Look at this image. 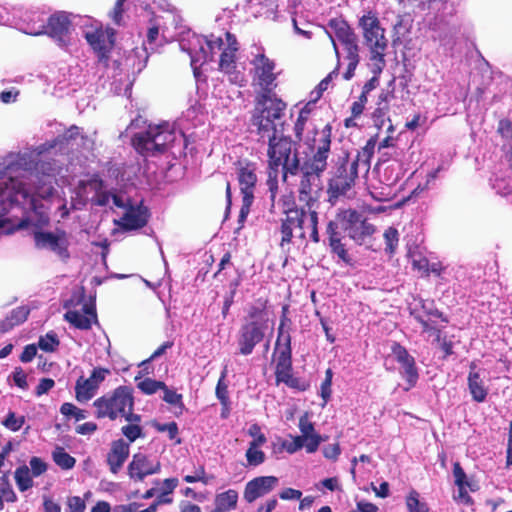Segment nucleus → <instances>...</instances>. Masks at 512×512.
I'll return each instance as SVG.
<instances>
[{
	"instance_id": "obj_1",
	"label": "nucleus",
	"mask_w": 512,
	"mask_h": 512,
	"mask_svg": "<svg viewBox=\"0 0 512 512\" xmlns=\"http://www.w3.org/2000/svg\"><path fill=\"white\" fill-rule=\"evenodd\" d=\"M92 147V141L80 136L79 128L72 126L50 142L32 150L11 153L0 163V234L33 227L35 246L48 250L62 259L69 257V240L65 231H44L55 208L60 218L69 214L64 192L53 187L59 168L43 158L53 152H65L69 147Z\"/></svg>"
},
{
	"instance_id": "obj_2",
	"label": "nucleus",
	"mask_w": 512,
	"mask_h": 512,
	"mask_svg": "<svg viewBox=\"0 0 512 512\" xmlns=\"http://www.w3.org/2000/svg\"><path fill=\"white\" fill-rule=\"evenodd\" d=\"M286 104L278 97L264 95L260 109L253 115V125L257 127L262 139H268V180L267 184L275 196L277 178L280 172L285 180L288 173L294 174L299 167V159L293 148V142L282 134V118Z\"/></svg>"
},
{
	"instance_id": "obj_3",
	"label": "nucleus",
	"mask_w": 512,
	"mask_h": 512,
	"mask_svg": "<svg viewBox=\"0 0 512 512\" xmlns=\"http://www.w3.org/2000/svg\"><path fill=\"white\" fill-rule=\"evenodd\" d=\"M294 131L298 140L307 145L313 153L304 163L303 170L320 176L327 168V159L331 145V127L325 125L319 130L310 119V109L306 105L299 113Z\"/></svg>"
},
{
	"instance_id": "obj_4",
	"label": "nucleus",
	"mask_w": 512,
	"mask_h": 512,
	"mask_svg": "<svg viewBox=\"0 0 512 512\" xmlns=\"http://www.w3.org/2000/svg\"><path fill=\"white\" fill-rule=\"evenodd\" d=\"M95 417L116 420L123 417L127 422L140 423L141 416L133 413V389L128 386H119L113 391L104 394L93 402Z\"/></svg>"
},
{
	"instance_id": "obj_5",
	"label": "nucleus",
	"mask_w": 512,
	"mask_h": 512,
	"mask_svg": "<svg viewBox=\"0 0 512 512\" xmlns=\"http://www.w3.org/2000/svg\"><path fill=\"white\" fill-rule=\"evenodd\" d=\"M248 62L251 66L252 84L262 91L255 109V112H258L260 101L264 95L276 97L271 92L277 87V78L280 75V71H277L276 61L267 56L266 50L262 46L253 45L251 47L248 54Z\"/></svg>"
},
{
	"instance_id": "obj_6",
	"label": "nucleus",
	"mask_w": 512,
	"mask_h": 512,
	"mask_svg": "<svg viewBox=\"0 0 512 512\" xmlns=\"http://www.w3.org/2000/svg\"><path fill=\"white\" fill-rule=\"evenodd\" d=\"M98 205H114L123 209V215L115 223L126 230L142 228L148 221V210L141 201L132 202L124 194L102 193L97 196Z\"/></svg>"
},
{
	"instance_id": "obj_7",
	"label": "nucleus",
	"mask_w": 512,
	"mask_h": 512,
	"mask_svg": "<svg viewBox=\"0 0 512 512\" xmlns=\"http://www.w3.org/2000/svg\"><path fill=\"white\" fill-rule=\"evenodd\" d=\"M180 47L189 55L194 76L199 78L200 68L213 60L216 50L223 48L222 36L192 34L180 42Z\"/></svg>"
},
{
	"instance_id": "obj_8",
	"label": "nucleus",
	"mask_w": 512,
	"mask_h": 512,
	"mask_svg": "<svg viewBox=\"0 0 512 512\" xmlns=\"http://www.w3.org/2000/svg\"><path fill=\"white\" fill-rule=\"evenodd\" d=\"M359 25L363 30V36L370 51V61H373V69L379 72L385 67V51L387 48V39L385 31L381 27L377 15L368 11L360 20Z\"/></svg>"
},
{
	"instance_id": "obj_9",
	"label": "nucleus",
	"mask_w": 512,
	"mask_h": 512,
	"mask_svg": "<svg viewBox=\"0 0 512 512\" xmlns=\"http://www.w3.org/2000/svg\"><path fill=\"white\" fill-rule=\"evenodd\" d=\"M176 140V133L169 123L149 125L145 131L135 133L132 144L142 155H154Z\"/></svg>"
},
{
	"instance_id": "obj_10",
	"label": "nucleus",
	"mask_w": 512,
	"mask_h": 512,
	"mask_svg": "<svg viewBox=\"0 0 512 512\" xmlns=\"http://www.w3.org/2000/svg\"><path fill=\"white\" fill-rule=\"evenodd\" d=\"M250 317L252 321L243 325L239 332L238 346L242 355L251 354L254 347L263 340L265 333L272 331L274 326L265 310L252 311Z\"/></svg>"
},
{
	"instance_id": "obj_11",
	"label": "nucleus",
	"mask_w": 512,
	"mask_h": 512,
	"mask_svg": "<svg viewBox=\"0 0 512 512\" xmlns=\"http://www.w3.org/2000/svg\"><path fill=\"white\" fill-rule=\"evenodd\" d=\"M222 43L223 48L216 50L217 53H220L219 70L228 77L231 83L243 86L246 82V76L244 70L237 64L238 42L234 35L226 32L222 36Z\"/></svg>"
},
{
	"instance_id": "obj_12",
	"label": "nucleus",
	"mask_w": 512,
	"mask_h": 512,
	"mask_svg": "<svg viewBox=\"0 0 512 512\" xmlns=\"http://www.w3.org/2000/svg\"><path fill=\"white\" fill-rule=\"evenodd\" d=\"M335 222L358 245L366 243L376 232L375 226L369 223L361 213L353 209L340 210Z\"/></svg>"
},
{
	"instance_id": "obj_13",
	"label": "nucleus",
	"mask_w": 512,
	"mask_h": 512,
	"mask_svg": "<svg viewBox=\"0 0 512 512\" xmlns=\"http://www.w3.org/2000/svg\"><path fill=\"white\" fill-rule=\"evenodd\" d=\"M40 25L28 29L30 35L47 34L53 38L60 46H66L71 41V14L66 12H57L51 15L47 23L42 17L39 19Z\"/></svg>"
},
{
	"instance_id": "obj_14",
	"label": "nucleus",
	"mask_w": 512,
	"mask_h": 512,
	"mask_svg": "<svg viewBox=\"0 0 512 512\" xmlns=\"http://www.w3.org/2000/svg\"><path fill=\"white\" fill-rule=\"evenodd\" d=\"M83 34L92 49L104 58L114 46L115 32L112 28H103L97 22L86 19Z\"/></svg>"
},
{
	"instance_id": "obj_15",
	"label": "nucleus",
	"mask_w": 512,
	"mask_h": 512,
	"mask_svg": "<svg viewBox=\"0 0 512 512\" xmlns=\"http://www.w3.org/2000/svg\"><path fill=\"white\" fill-rule=\"evenodd\" d=\"M111 374L110 369L95 367L88 378L80 377L75 384V398L80 403L91 400L102 382Z\"/></svg>"
},
{
	"instance_id": "obj_16",
	"label": "nucleus",
	"mask_w": 512,
	"mask_h": 512,
	"mask_svg": "<svg viewBox=\"0 0 512 512\" xmlns=\"http://www.w3.org/2000/svg\"><path fill=\"white\" fill-rule=\"evenodd\" d=\"M127 469L131 480L142 482L146 477L158 474L161 471V463L154 457L136 453L133 455Z\"/></svg>"
},
{
	"instance_id": "obj_17",
	"label": "nucleus",
	"mask_w": 512,
	"mask_h": 512,
	"mask_svg": "<svg viewBox=\"0 0 512 512\" xmlns=\"http://www.w3.org/2000/svg\"><path fill=\"white\" fill-rule=\"evenodd\" d=\"M64 318L75 328L87 330L97 321L95 305L92 301L83 300L73 309H69Z\"/></svg>"
},
{
	"instance_id": "obj_18",
	"label": "nucleus",
	"mask_w": 512,
	"mask_h": 512,
	"mask_svg": "<svg viewBox=\"0 0 512 512\" xmlns=\"http://www.w3.org/2000/svg\"><path fill=\"white\" fill-rule=\"evenodd\" d=\"M327 34L334 47L335 54L340 62L339 46L357 40V36L349 24L342 18H333L327 24Z\"/></svg>"
},
{
	"instance_id": "obj_19",
	"label": "nucleus",
	"mask_w": 512,
	"mask_h": 512,
	"mask_svg": "<svg viewBox=\"0 0 512 512\" xmlns=\"http://www.w3.org/2000/svg\"><path fill=\"white\" fill-rule=\"evenodd\" d=\"M358 160L359 154L352 160L348 168L345 164H342L341 169L347 174L345 176L339 175L330 181L328 190L330 197L336 198L345 195L351 189L358 175Z\"/></svg>"
},
{
	"instance_id": "obj_20",
	"label": "nucleus",
	"mask_w": 512,
	"mask_h": 512,
	"mask_svg": "<svg viewBox=\"0 0 512 512\" xmlns=\"http://www.w3.org/2000/svg\"><path fill=\"white\" fill-rule=\"evenodd\" d=\"M392 354L397 362L401 364V375L408 383L405 389L409 390L418 380V372L415 367L414 358L409 355L408 351L403 346L397 343L392 345Z\"/></svg>"
},
{
	"instance_id": "obj_21",
	"label": "nucleus",
	"mask_w": 512,
	"mask_h": 512,
	"mask_svg": "<svg viewBox=\"0 0 512 512\" xmlns=\"http://www.w3.org/2000/svg\"><path fill=\"white\" fill-rule=\"evenodd\" d=\"M278 485V478L275 476H260L247 482L244 489V499L252 503L260 497L270 493Z\"/></svg>"
},
{
	"instance_id": "obj_22",
	"label": "nucleus",
	"mask_w": 512,
	"mask_h": 512,
	"mask_svg": "<svg viewBox=\"0 0 512 512\" xmlns=\"http://www.w3.org/2000/svg\"><path fill=\"white\" fill-rule=\"evenodd\" d=\"M237 179L242 195L254 196V190L258 181L257 164L249 161H241L237 166Z\"/></svg>"
},
{
	"instance_id": "obj_23",
	"label": "nucleus",
	"mask_w": 512,
	"mask_h": 512,
	"mask_svg": "<svg viewBox=\"0 0 512 512\" xmlns=\"http://www.w3.org/2000/svg\"><path fill=\"white\" fill-rule=\"evenodd\" d=\"M298 428L300 430L301 435L299 438H302L306 443V452L314 453L318 450L319 445L326 440L319 433L316 432L313 422H311L309 414H303L298 423Z\"/></svg>"
},
{
	"instance_id": "obj_24",
	"label": "nucleus",
	"mask_w": 512,
	"mask_h": 512,
	"mask_svg": "<svg viewBox=\"0 0 512 512\" xmlns=\"http://www.w3.org/2000/svg\"><path fill=\"white\" fill-rule=\"evenodd\" d=\"M321 190L320 176L304 170V175L300 183V200L306 202L309 210L312 208V203L318 198V193Z\"/></svg>"
},
{
	"instance_id": "obj_25",
	"label": "nucleus",
	"mask_w": 512,
	"mask_h": 512,
	"mask_svg": "<svg viewBox=\"0 0 512 512\" xmlns=\"http://www.w3.org/2000/svg\"><path fill=\"white\" fill-rule=\"evenodd\" d=\"M453 476L455 485L458 487V495L456 498L463 503H470L471 498L468 495V491H477L479 489L478 483L473 479H469L460 464L457 462L454 463L453 466Z\"/></svg>"
},
{
	"instance_id": "obj_26",
	"label": "nucleus",
	"mask_w": 512,
	"mask_h": 512,
	"mask_svg": "<svg viewBox=\"0 0 512 512\" xmlns=\"http://www.w3.org/2000/svg\"><path fill=\"white\" fill-rule=\"evenodd\" d=\"M475 368V364L472 363L467 378V384L472 399L477 403H482L486 400L489 388L485 383L484 375L480 370H476Z\"/></svg>"
},
{
	"instance_id": "obj_27",
	"label": "nucleus",
	"mask_w": 512,
	"mask_h": 512,
	"mask_svg": "<svg viewBox=\"0 0 512 512\" xmlns=\"http://www.w3.org/2000/svg\"><path fill=\"white\" fill-rule=\"evenodd\" d=\"M130 452L129 443L119 439L112 443L110 452L107 455V463L110 471L117 474L125 461L127 460Z\"/></svg>"
},
{
	"instance_id": "obj_28",
	"label": "nucleus",
	"mask_w": 512,
	"mask_h": 512,
	"mask_svg": "<svg viewBox=\"0 0 512 512\" xmlns=\"http://www.w3.org/2000/svg\"><path fill=\"white\" fill-rule=\"evenodd\" d=\"M339 49L340 56L342 55L344 60L348 61L347 69L343 74V77L345 80H350L354 76L355 70L360 60L357 40L339 46Z\"/></svg>"
},
{
	"instance_id": "obj_29",
	"label": "nucleus",
	"mask_w": 512,
	"mask_h": 512,
	"mask_svg": "<svg viewBox=\"0 0 512 512\" xmlns=\"http://www.w3.org/2000/svg\"><path fill=\"white\" fill-rule=\"evenodd\" d=\"M338 225L334 221H330L327 225V234L329 236V246L333 253H335L340 260L345 263H350L351 258L345 249V245L342 243L340 235L338 233Z\"/></svg>"
},
{
	"instance_id": "obj_30",
	"label": "nucleus",
	"mask_w": 512,
	"mask_h": 512,
	"mask_svg": "<svg viewBox=\"0 0 512 512\" xmlns=\"http://www.w3.org/2000/svg\"><path fill=\"white\" fill-rule=\"evenodd\" d=\"M238 492L234 489H228L217 493L214 498V509L211 512H229L237 507Z\"/></svg>"
},
{
	"instance_id": "obj_31",
	"label": "nucleus",
	"mask_w": 512,
	"mask_h": 512,
	"mask_svg": "<svg viewBox=\"0 0 512 512\" xmlns=\"http://www.w3.org/2000/svg\"><path fill=\"white\" fill-rule=\"evenodd\" d=\"M250 3L257 2L269 14H275L282 11L290 13L295 12L301 0H248Z\"/></svg>"
},
{
	"instance_id": "obj_32",
	"label": "nucleus",
	"mask_w": 512,
	"mask_h": 512,
	"mask_svg": "<svg viewBox=\"0 0 512 512\" xmlns=\"http://www.w3.org/2000/svg\"><path fill=\"white\" fill-rule=\"evenodd\" d=\"M276 351L278 353L277 363L291 364L290 336L283 332L282 327L279 328Z\"/></svg>"
},
{
	"instance_id": "obj_33",
	"label": "nucleus",
	"mask_w": 512,
	"mask_h": 512,
	"mask_svg": "<svg viewBox=\"0 0 512 512\" xmlns=\"http://www.w3.org/2000/svg\"><path fill=\"white\" fill-rule=\"evenodd\" d=\"M389 105H384L377 107L372 113V120L374 126L381 131V129L387 124V132L394 133V126L391 122V119L388 117ZM380 135V132L377 133V136Z\"/></svg>"
},
{
	"instance_id": "obj_34",
	"label": "nucleus",
	"mask_w": 512,
	"mask_h": 512,
	"mask_svg": "<svg viewBox=\"0 0 512 512\" xmlns=\"http://www.w3.org/2000/svg\"><path fill=\"white\" fill-rule=\"evenodd\" d=\"M308 212L299 211V210H289L286 213L285 220L288 222L289 226L293 228L295 231L299 232L300 237H304V229L307 223L306 216Z\"/></svg>"
},
{
	"instance_id": "obj_35",
	"label": "nucleus",
	"mask_w": 512,
	"mask_h": 512,
	"mask_svg": "<svg viewBox=\"0 0 512 512\" xmlns=\"http://www.w3.org/2000/svg\"><path fill=\"white\" fill-rule=\"evenodd\" d=\"M33 475L26 465H22L15 470L14 478L18 489L22 492L29 490L33 487Z\"/></svg>"
},
{
	"instance_id": "obj_36",
	"label": "nucleus",
	"mask_w": 512,
	"mask_h": 512,
	"mask_svg": "<svg viewBox=\"0 0 512 512\" xmlns=\"http://www.w3.org/2000/svg\"><path fill=\"white\" fill-rule=\"evenodd\" d=\"M54 463L63 470H71L76 464V459L68 454L61 446L55 447L52 451Z\"/></svg>"
},
{
	"instance_id": "obj_37",
	"label": "nucleus",
	"mask_w": 512,
	"mask_h": 512,
	"mask_svg": "<svg viewBox=\"0 0 512 512\" xmlns=\"http://www.w3.org/2000/svg\"><path fill=\"white\" fill-rule=\"evenodd\" d=\"M406 507L408 512H429L428 505L420 497V494L411 490L406 497Z\"/></svg>"
},
{
	"instance_id": "obj_38",
	"label": "nucleus",
	"mask_w": 512,
	"mask_h": 512,
	"mask_svg": "<svg viewBox=\"0 0 512 512\" xmlns=\"http://www.w3.org/2000/svg\"><path fill=\"white\" fill-rule=\"evenodd\" d=\"M275 374L277 382H283L290 387L296 386L297 380L292 376L291 364L277 363Z\"/></svg>"
},
{
	"instance_id": "obj_39",
	"label": "nucleus",
	"mask_w": 512,
	"mask_h": 512,
	"mask_svg": "<svg viewBox=\"0 0 512 512\" xmlns=\"http://www.w3.org/2000/svg\"><path fill=\"white\" fill-rule=\"evenodd\" d=\"M60 344L57 334L49 331L38 340V347L44 352H54Z\"/></svg>"
},
{
	"instance_id": "obj_40",
	"label": "nucleus",
	"mask_w": 512,
	"mask_h": 512,
	"mask_svg": "<svg viewBox=\"0 0 512 512\" xmlns=\"http://www.w3.org/2000/svg\"><path fill=\"white\" fill-rule=\"evenodd\" d=\"M260 447L261 445L249 444L245 454L249 466H259L265 461V454Z\"/></svg>"
},
{
	"instance_id": "obj_41",
	"label": "nucleus",
	"mask_w": 512,
	"mask_h": 512,
	"mask_svg": "<svg viewBox=\"0 0 512 512\" xmlns=\"http://www.w3.org/2000/svg\"><path fill=\"white\" fill-rule=\"evenodd\" d=\"M137 387L147 395L156 393L158 390L165 388V383L151 378H144L137 381Z\"/></svg>"
},
{
	"instance_id": "obj_42",
	"label": "nucleus",
	"mask_w": 512,
	"mask_h": 512,
	"mask_svg": "<svg viewBox=\"0 0 512 512\" xmlns=\"http://www.w3.org/2000/svg\"><path fill=\"white\" fill-rule=\"evenodd\" d=\"M25 416H17L15 412L9 411L2 425L12 432H16L22 428L25 423Z\"/></svg>"
},
{
	"instance_id": "obj_43",
	"label": "nucleus",
	"mask_w": 512,
	"mask_h": 512,
	"mask_svg": "<svg viewBox=\"0 0 512 512\" xmlns=\"http://www.w3.org/2000/svg\"><path fill=\"white\" fill-rule=\"evenodd\" d=\"M60 412L66 417H73L76 421L84 420L87 417V412L78 408L72 403H63L60 407Z\"/></svg>"
},
{
	"instance_id": "obj_44",
	"label": "nucleus",
	"mask_w": 512,
	"mask_h": 512,
	"mask_svg": "<svg viewBox=\"0 0 512 512\" xmlns=\"http://www.w3.org/2000/svg\"><path fill=\"white\" fill-rule=\"evenodd\" d=\"M19 18L26 23L25 32L28 34V29L32 27H38L40 25L39 19H44L43 13L33 12L26 10L25 12L19 11Z\"/></svg>"
},
{
	"instance_id": "obj_45",
	"label": "nucleus",
	"mask_w": 512,
	"mask_h": 512,
	"mask_svg": "<svg viewBox=\"0 0 512 512\" xmlns=\"http://www.w3.org/2000/svg\"><path fill=\"white\" fill-rule=\"evenodd\" d=\"M154 428L159 432H165L168 434L169 439L175 440L176 444L181 443V439L178 438V426L176 422L169 423H155Z\"/></svg>"
},
{
	"instance_id": "obj_46",
	"label": "nucleus",
	"mask_w": 512,
	"mask_h": 512,
	"mask_svg": "<svg viewBox=\"0 0 512 512\" xmlns=\"http://www.w3.org/2000/svg\"><path fill=\"white\" fill-rule=\"evenodd\" d=\"M333 372L331 369H327L325 372V379L320 387V396L323 399L322 407H324L331 397V385H332Z\"/></svg>"
},
{
	"instance_id": "obj_47",
	"label": "nucleus",
	"mask_w": 512,
	"mask_h": 512,
	"mask_svg": "<svg viewBox=\"0 0 512 512\" xmlns=\"http://www.w3.org/2000/svg\"><path fill=\"white\" fill-rule=\"evenodd\" d=\"M307 223L305 225L306 228L310 229V236L311 239L315 242H319V234L317 230V224H318V214L314 210H309L308 214L306 216Z\"/></svg>"
},
{
	"instance_id": "obj_48",
	"label": "nucleus",
	"mask_w": 512,
	"mask_h": 512,
	"mask_svg": "<svg viewBox=\"0 0 512 512\" xmlns=\"http://www.w3.org/2000/svg\"><path fill=\"white\" fill-rule=\"evenodd\" d=\"M368 67L370 71L373 73V77L369 81H367L363 86L361 95H365L366 97H368V94L379 85V76L384 69V67H382L379 72H375V70L373 69V61L370 60L368 63Z\"/></svg>"
},
{
	"instance_id": "obj_49",
	"label": "nucleus",
	"mask_w": 512,
	"mask_h": 512,
	"mask_svg": "<svg viewBox=\"0 0 512 512\" xmlns=\"http://www.w3.org/2000/svg\"><path fill=\"white\" fill-rule=\"evenodd\" d=\"M147 47L143 46L140 48H135L133 50V67L136 68L138 71L142 70L143 67H145L147 59H148V51Z\"/></svg>"
},
{
	"instance_id": "obj_50",
	"label": "nucleus",
	"mask_w": 512,
	"mask_h": 512,
	"mask_svg": "<svg viewBox=\"0 0 512 512\" xmlns=\"http://www.w3.org/2000/svg\"><path fill=\"white\" fill-rule=\"evenodd\" d=\"M121 431L130 443L142 436V429L139 423L129 422V424L121 428Z\"/></svg>"
},
{
	"instance_id": "obj_51",
	"label": "nucleus",
	"mask_w": 512,
	"mask_h": 512,
	"mask_svg": "<svg viewBox=\"0 0 512 512\" xmlns=\"http://www.w3.org/2000/svg\"><path fill=\"white\" fill-rule=\"evenodd\" d=\"M29 469L34 477H39L48 469V464L40 457H32L29 461Z\"/></svg>"
},
{
	"instance_id": "obj_52",
	"label": "nucleus",
	"mask_w": 512,
	"mask_h": 512,
	"mask_svg": "<svg viewBox=\"0 0 512 512\" xmlns=\"http://www.w3.org/2000/svg\"><path fill=\"white\" fill-rule=\"evenodd\" d=\"M281 446L289 454H294L303 447L306 449V443L298 436H291V441L285 440L282 442Z\"/></svg>"
},
{
	"instance_id": "obj_53",
	"label": "nucleus",
	"mask_w": 512,
	"mask_h": 512,
	"mask_svg": "<svg viewBox=\"0 0 512 512\" xmlns=\"http://www.w3.org/2000/svg\"><path fill=\"white\" fill-rule=\"evenodd\" d=\"M16 494L8 483L0 484V511L4 508V502H15Z\"/></svg>"
},
{
	"instance_id": "obj_54",
	"label": "nucleus",
	"mask_w": 512,
	"mask_h": 512,
	"mask_svg": "<svg viewBox=\"0 0 512 512\" xmlns=\"http://www.w3.org/2000/svg\"><path fill=\"white\" fill-rule=\"evenodd\" d=\"M384 239L387 246L386 250L393 253L398 243V231L393 227H389L384 232Z\"/></svg>"
},
{
	"instance_id": "obj_55",
	"label": "nucleus",
	"mask_w": 512,
	"mask_h": 512,
	"mask_svg": "<svg viewBox=\"0 0 512 512\" xmlns=\"http://www.w3.org/2000/svg\"><path fill=\"white\" fill-rule=\"evenodd\" d=\"M248 435L253 438L249 444L263 445L266 443V436L261 432V428L258 424H252L248 429Z\"/></svg>"
},
{
	"instance_id": "obj_56",
	"label": "nucleus",
	"mask_w": 512,
	"mask_h": 512,
	"mask_svg": "<svg viewBox=\"0 0 512 512\" xmlns=\"http://www.w3.org/2000/svg\"><path fill=\"white\" fill-rule=\"evenodd\" d=\"M224 377L225 375H222V377L219 379L217 386H216V396L220 400L221 404L227 409L228 408V391L227 386L224 383Z\"/></svg>"
},
{
	"instance_id": "obj_57",
	"label": "nucleus",
	"mask_w": 512,
	"mask_h": 512,
	"mask_svg": "<svg viewBox=\"0 0 512 512\" xmlns=\"http://www.w3.org/2000/svg\"><path fill=\"white\" fill-rule=\"evenodd\" d=\"M29 314V310L26 307H18L11 312L10 322L12 325H18L24 322Z\"/></svg>"
},
{
	"instance_id": "obj_58",
	"label": "nucleus",
	"mask_w": 512,
	"mask_h": 512,
	"mask_svg": "<svg viewBox=\"0 0 512 512\" xmlns=\"http://www.w3.org/2000/svg\"><path fill=\"white\" fill-rule=\"evenodd\" d=\"M12 378L14 383L21 389L26 390L28 388V382H27V374L23 371L22 368L17 367L15 368L14 372L12 373Z\"/></svg>"
},
{
	"instance_id": "obj_59",
	"label": "nucleus",
	"mask_w": 512,
	"mask_h": 512,
	"mask_svg": "<svg viewBox=\"0 0 512 512\" xmlns=\"http://www.w3.org/2000/svg\"><path fill=\"white\" fill-rule=\"evenodd\" d=\"M164 391L163 400L171 405H182V395L174 390H170L166 385L162 388Z\"/></svg>"
},
{
	"instance_id": "obj_60",
	"label": "nucleus",
	"mask_w": 512,
	"mask_h": 512,
	"mask_svg": "<svg viewBox=\"0 0 512 512\" xmlns=\"http://www.w3.org/2000/svg\"><path fill=\"white\" fill-rule=\"evenodd\" d=\"M322 451L324 457L332 461H336L341 454V448L338 443L326 445Z\"/></svg>"
},
{
	"instance_id": "obj_61",
	"label": "nucleus",
	"mask_w": 512,
	"mask_h": 512,
	"mask_svg": "<svg viewBox=\"0 0 512 512\" xmlns=\"http://www.w3.org/2000/svg\"><path fill=\"white\" fill-rule=\"evenodd\" d=\"M67 506L69 512H84L85 502L79 496H72L68 498Z\"/></svg>"
},
{
	"instance_id": "obj_62",
	"label": "nucleus",
	"mask_w": 512,
	"mask_h": 512,
	"mask_svg": "<svg viewBox=\"0 0 512 512\" xmlns=\"http://www.w3.org/2000/svg\"><path fill=\"white\" fill-rule=\"evenodd\" d=\"M367 101L368 97H366L365 95H360L358 100L352 104L351 113L353 118H357L363 113Z\"/></svg>"
},
{
	"instance_id": "obj_63",
	"label": "nucleus",
	"mask_w": 512,
	"mask_h": 512,
	"mask_svg": "<svg viewBox=\"0 0 512 512\" xmlns=\"http://www.w3.org/2000/svg\"><path fill=\"white\" fill-rule=\"evenodd\" d=\"M184 481L187 483H195V482H202L204 484L208 483V479L206 477V473L203 467H199L194 475H186L184 477Z\"/></svg>"
},
{
	"instance_id": "obj_64",
	"label": "nucleus",
	"mask_w": 512,
	"mask_h": 512,
	"mask_svg": "<svg viewBox=\"0 0 512 512\" xmlns=\"http://www.w3.org/2000/svg\"><path fill=\"white\" fill-rule=\"evenodd\" d=\"M55 385V382L51 378H43L40 380L38 386L36 387V395L42 396L46 394L49 390H51Z\"/></svg>"
}]
</instances>
